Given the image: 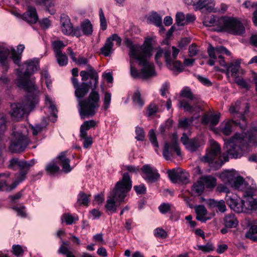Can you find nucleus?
<instances>
[{"instance_id":"obj_1","label":"nucleus","mask_w":257,"mask_h":257,"mask_svg":"<svg viewBox=\"0 0 257 257\" xmlns=\"http://www.w3.org/2000/svg\"><path fill=\"white\" fill-rule=\"evenodd\" d=\"M152 38H147L143 46L130 47V74L134 79H147L157 75L154 64L147 60L152 55Z\"/></svg>"},{"instance_id":"obj_2","label":"nucleus","mask_w":257,"mask_h":257,"mask_svg":"<svg viewBox=\"0 0 257 257\" xmlns=\"http://www.w3.org/2000/svg\"><path fill=\"white\" fill-rule=\"evenodd\" d=\"M224 140L228 155L232 158H239L250 151L251 145L257 146V130H243L230 139Z\"/></svg>"},{"instance_id":"obj_3","label":"nucleus","mask_w":257,"mask_h":257,"mask_svg":"<svg viewBox=\"0 0 257 257\" xmlns=\"http://www.w3.org/2000/svg\"><path fill=\"white\" fill-rule=\"evenodd\" d=\"M203 24L206 27H213L212 30L216 32L224 31L235 35L245 32L242 24L233 18H217L211 15L204 18Z\"/></svg>"},{"instance_id":"obj_4","label":"nucleus","mask_w":257,"mask_h":257,"mask_svg":"<svg viewBox=\"0 0 257 257\" xmlns=\"http://www.w3.org/2000/svg\"><path fill=\"white\" fill-rule=\"evenodd\" d=\"M132 187V181L128 173H124L121 180L117 182L113 190L107 197L105 205L106 211L108 213H115L117 209V202H123L127 193Z\"/></svg>"},{"instance_id":"obj_5","label":"nucleus","mask_w":257,"mask_h":257,"mask_svg":"<svg viewBox=\"0 0 257 257\" xmlns=\"http://www.w3.org/2000/svg\"><path fill=\"white\" fill-rule=\"evenodd\" d=\"M221 180L235 190L243 192L244 198H251L254 195L257 187L253 179L250 178L244 179L235 173L227 171L220 175Z\"/></svg>"},{"instance_id":"obj_6","label":"nucleus","mask_w":257,"mask_h":257,"mask_svg":"<svg viewBox=\"0 0 257 257\" xmlns=\"http://www.w3.org/2000/svg\"><path fill=\"white\" fill-rule=\"evenodd\" d=\"M39 60L35 58L25 62L24 64L27 66L25 72H22L20 69H17L18 75L17 84L19 88L30 93L40 94V91L35 85V79L34 78L29 79L30 75L38 70L39 68Z\"/></svg>"},{"instance_id":"obj_7","label":"nucleus","mask_w":257,"mask_h":257,"mask_svg":"<svg viewBox=\"0 0 257 257\" xmlns=\"http://www.w3.org/2000/svg\"><path fill=\"white\" fill-rule=\"evenodd\" d=\"M40 94H34L28 92L22 103H15L11 104V110L10 113L15 119L19 120L23 117L24 115L30 112L38 103Z\"/></svg>"},{"instance_id":"obj_8","label":"nucleus","mask_w":257,"mask_h":257,"mask_svg":"<svg viewBox=\"0 0 257 257\" xmlns=\"http://www.w3.org/2000/svg\"><path fill=\"white\" fill-rule=\"evenodd\" d=\"M29 130H14L9 146L10 152L19 153L24 152L32 143Z\"/></svg>"},{"instance_id":"obj_9","label":"nucleus","mask_w":257,"mask_h":257,"mask_svg":"<svg viewBox=\"0 0 257 257\" xmlns=\"http://www.w3.org/2000/svg\"><path fill=\"white\" fill-rule=\"evenodd\" d=\"M100 106V95L96 90H91L86 100L79 101L78 110L82 118L93 116Z\"/></svg>"},{"instance_id":"obj_10","label":"nucleus","mask_w":257,"mask_h":257,"mask_svg":"<svg viewBox=\"0 0 257 257\" xmlns=\"http://www.w3.org/2000/svg\"><path fill=\"white\" fill-rule=\"evenodd\" d=\"M67 151L60 153L55 160L47 164L45 170L48 174L53 175L60 171L57 164L61 166L64 173L67 174L72 171L73 168L70 165V160L67 157Z\"/></svg>"},{"instance_id":"obj_11","label":"nucleus","mask_w":257,"mask_h":257,"mask_svg":"<svg viewBox=\"0 0 257 257\" xmlns=\"http://www.w3.org/2000/svg\"><path fill=\"white\" fill-rule=\"evenodd\" d=\"M210 149L206 151V154L200 160L204 163H212L215 159H219V161H215L214 167L215 169L220 168L224 162L220 159L221 147L217 143L213 140L210 141Z\"/></svg>"},{"instance_id":"obj_12","label":"nucleus","mask_w":257,"mask_h":257,"mask_svg":"<svg viewBox=\"0 0 257 257\" xmlns=\"http://www.w3.org/2000/svg\"><path fill=\"white\" fill-rule=\"evenodd\" d=\"M172 142H165L163 151V156L167 160H171L176 153L177 156H181V152L178 143V137L176 133L171 136Z\"/></svg>"},{"instance_id":"obj_13","label":"nucleus","mask_w":257,"mask_h":257,"mask_svg":"<svg viewBox=\"0 0 257 257\" xmlns=\"http://www.w3.org/2000/svg\"><path fill=\"white\" fill-rule=\"evenodd\" d=\"M181 141L185 148L190 152L196 151L199 148L205 144V140L203 136H198L190 139L185 133L183 134V136L181 138Z\"/></svg>"},{"instance_id":"obj_14","label":"nucleus","mask_w":257,"mask_h":257,"mask_svg":"<svg viewBox=\"0 0 257 257\" xmlns=\"http://www.w3.org/2000/svg\"><path fill=\"white\" fill-rule=\"evenodd\" d=\"M1 46L7 48L9 50V54L8 56V62L7 64V66L5 67V69L7 71L9 69V62H10V58L9 56L11 54V58L12 59L13 62L18 65L20 66L21 58H22V53L25 49V46L23 44H20L17 47V51L13 47H9L6 45H0Z\"/></svg>"},{"instance_id":"obj_15","label":"nucleus","mask_w":257,"mask_h":257,"mask_svg":"<svg viewBox=\"0 0 257 257\" xmlns=\"http://www.w3.org/2000/svg\"><path fill=\"white\" fill-rule=\"evenodd\" d=\"M143 172L142 177L148 183H153L157 181L160 175L158 170L154 167L147 164L141 168Z\"/></svg>"},{"instance_id":"obj_16","label":"nucleus","mask_w":257,"mask_h":257,"mask_svg":"<svg viewBox=\"0 0 257 257\" xmlns=\"http://www.w3.org/2000/svg\"><path fill=\"white\" fill-rule=\"evenodd\" d=\"M116 42V45L120 46L121 39L118 35L114 34L107 38L104 45L100 49L102 54L105 56H109L113 51V41Z\"/></svg>"},{"instance_id":"obj_17","label":"nucleus","mask_w":257,"mask_h":257,"mask_svg":"<svg viewBox=\"0 0 257 257\" xmlns=\"http://www.w3.org/2000/svg\"><path fill=\"white\" fill-rule=\"evenodd\" d=\"M72 83L74 88H75V95L77 98L78 106L79 105V101H83L81 98L84 97L89 91L87 87H86L85 82H82L79 83L78 79L75 77L71 78Z\"/></svg>"},{"instance_id":"obj_18","label":"nucleus","mask_w":257,"mask_h":257,"mask_svg":"<svg viewBox=\"0 0 257 257\" xmlns=\"http://www.w3.org/2000/svg\"><path fill=\"white\" fill-rule=\"evenodd\" d=\"M168 174L169 178L174 183L187 184L189 182V175L187 172L173 170H168Z\"/></svg>"},{"instance_id":"obj_19","label":"nucleus","mask_w":257,"mask_h":257,"mask_svg":"<svg viewBox=\"0 0 257 257\" xmlns=\"http://www.w3.org/2000/svg\"><path fill=\"white\" fill-rule=\"evenodd\" d=\"M93 32V27L90 21L86 19L83 21L80 24V27L74 28V36L79 37L83 35L85 36H89Z\"/></svg>"},{"instance_id":"obj_20","label":"nucleus","mask_w":257,"mask_h":257,"mask_svg":"<svg viewBox=\"0 0 257 257\" xmlns=\"http://www.w3.org/2000/svg\"><path fill=\"white\" fill-rule=\"evenodd\" d=\"M60 24L61 31L63 34L74 36V28L68 15L64 14L61 15Z\"/></svg>"},{"instance_id":"obj_21","label":"nucleus","mask_w":257,"mask_h":257,"mask_svg":"<svg viewBox=\"0 0 257 257\" xmlns=\"http://www.w3.org/2000/svg\"><path fill=\"white\" fill-rule=\"evenodd\" d=\"M36 163L35 159H32L30 162L20 160L18 158H13L10 161L9 167L14 170L17 169V167L19 168L27 169L29 170L30 168Z\"/></svg>"},{"instance_id":"obj_22","label":"nucleus","mask_w":257,"mask_h":257,"mask_svg":"<svg viewBox=\"0 0 257 257\" xmlns=\"http://www.w3.org/2000/svg\"><path fill=\"white\" fill-rule=\"evenodd\" d=\"M240 62L237 60L231 63L226 67V74L228 77L231 76L234 79L238 76L240 72Z\"/></svg>"},{"instance_id":"obj_23","label":"nucleus","mask_w":257,"mask_h":257,"mask_svg":"<svg viewBox=\"0 0 257 257\" xmlns=\"http://www.w3.org/2000/svg\"><path fill=\"white\" fill-rule=\"evenodd\" d=\"M220 116V113H210L205 114L202 117V123L205 125H216L219 121Z\"/></svg>"},{"instance_id":"obj_24","label":"nucleus","mask_w":257,"mask_h":257,"mask_svg":"<svg viewBox=\"0 0 257 257\" xmlns=\"http://www.w3.org/2000/svg\"><path fill=\"white\" fill-rule=\"evenodd\" d=\"M23 20L29 24H35L38 20L36 10L34 7H29L27 12L22 15Z\"/></svg>"},{"instance_id":"obj_25","label":"nucleus","mask_w":257,"mask_h":257,"mask_svg":"<svg viewBox=\"0 0 257 257\" xmlns=\"http://www.w3.org/2000/svg\"><path fill=\"white\" fill-rule=\"evenodd\" d=\"M207 204L210 209L215 210L217 212L224 213L226 210L225 201L223 200L217 201L210 199L208 200Z\"/></svg>"},{"instance_id":"obj_26","label":"nucleus","mask_w":257,"mask_h":257,"mask_svg":"<svg viewBox=\"0 0 257 257\" xmlns=\"http://www.w3.org/2000/svg\"><path fill=\"white\" fill-rule=\"evenodd\" d=\"M207 52L209 57L212 58H216L217 56H216V54H221L222 55L223 54H225L228 56L230 55V52L224 47L221 46L214 48L210 44L208 47Z\"/></svg>"},{"instance_id":"obj_27","label":"nucleus","mask_w":257,"mask_h":257,"mask_svg":"<svg viewBox=\"0 0 257 257\" xmlns=\"http://www.w3.org/2000/svg\"><path fill=\"white\" fill-rule=\"evenodd\" d=\"M88 130H80V140L82 141L83 147L84 149L90 148L93 144V139L87 133Z\"/></svg>"},{"instance_id":"obj_28","label":"nucleus","mask_w":257,"mask_h":257,"mask_svg":"<svg viewBox=\"0 0 257 257\" xmlns=\"http://www.w3.org/2000/svg\"><path fill=\"white\" fill-rule=\"evenodd\" d=\"M167 67L170 70L174 72L180 73L184 70V66L183 64L178 60L176 59L173 61H170V59H169L168 54H167Z\"/></svg>"},{"instance_id":"obj_29","label":"nucleus","mask_w":257,"mask_h":257,"mask_svg":"<svg viewBox=\"0 0 257 257\" xmlns=\"http://www.w3.org/2000/svg\"><path fill=\"white\" fill-rule=\"evenodd\" d=\"M10 174L9 173H0V191H10L12 190L11 185L6 179L8 178Z\"/></svg>"},{"instance_id":"obj_30","label":"nucleus","mask_w":257,"mask_h":257,"mask_svg":"<svg viewBox=\"0 0 257 257\" xmlns=\"http://www.w3.org/2000/svg\"><path fill=\"white\" fill-rule=\"evenodd\" d=\"M20 169V172L16 174L15 178L16 179L14 182L11 185L12 188V190L16 188L17 186L23 181H24L26 178V175L28 172V170L27 169Z\"/></svg>"},{"instance_id":"obj_31","label":"nucleus","mask_w":257,"mask_h":257,"mask_svg":"<svg viewBox=\"0 0 257 257\" xmlns=\"http://www.w3.org/2000/svg\"><path fill=\"white\" fill-rule=\"evenodd\" d=\"M195 212L196 213V219L202 222H205L209 219V217L206 216L207 211L203 205H199L195 207Z\"/></svg>"},{"instance_id":"obj_32","label":"nucleus","mask_w":257,"mask_h":257,"mask_svg":"<svg viewBox=\"0 0 257 257\" xmlns=\"http://www.w3.org/2000/svg\"><path fill=\"white\" fill-rule=\"evenodd\" d=\"M223 221L224 225L227 228L235 227L238 224V221L233 213L226 214Z\"/></svg>"},{"instance_id":"obj_33","label":"nucleus","mask_w":257,"mask_h":257,"mask_svg":"<svg viewBox=\"0 0 257 257\" xmlns=\"http://www.w3.org/2000/svg\"><path fill=\"white\" fill-rule=\"evenodd\" d=\"M200 180L207 188H213L216 185V179L210 175H206L200 178Z\"/></svg>"},{"instance_id":"obj_34","label":"nucleus","mask_w":257,"mask_h":257,"mask_svg":"<svg viewBox=\"0 0 257 257\" xmlns=\"http://www.w3.org/2000/svg\"><path fill=\"white\" fill-rule=\"evenodd\" d=\"M45 104L48 107L49 111L52 114V116L55 118L57 117L56 113L57 109L53 99L49 96L45 95Z\"/></svg>"},{"instance_id":"obj_35","label":"nucleus","mask_w":257,"mask_h":257,"mask_svg":"<svg viewBox=\"0 0 257 257\" xmlns=\"http://www.w3.org/2000/svg\"><path fill=\"white\" fill-rule=\"evenodd\" d=\"M148 137L149 141L154 148L155 152L158 154L159 153V146L157 140L158 135L154 131V130H150L148 134Z\"/></svg>"},{"instance_id":"obj_36","label":"nucleus","mask_w":257,"mask_h":257,"mask_svg":"<svg viewBox=\"0 0 257 257\" xmlns=\"http://www.w3.org/2000/svg\"><path fill=\"white\" fill-rule=\"evenodd\" d=\"M199 5H200V8H199L198 10L205 9L208 12H216L214 10L215 4L212 0H205L203 1L200 0Z\"/></svg>"},{"instance_id":"obj_37","label":"nucleus","mask_w":257,"mask_h":257,"mask_svg":"<svg viewBox=\"0 0 257 257\" xmlns=\"http://www.w3.org/2000/svg\"><path fill=\"white\" fill-rule=\"evenodd\" d=\"M172 52L171 50L165 49H164V57L165 59L166 63L167 64V54H168V56L169 59H170V61H173V60L176 59L177 56L180 52L179 49L176 48L175 46L172 47Z\"/></svg>"},{"instance_id":"obj_38","label":"nucleus","mask_w":257,"mask_h":257,"mask_svg":"<svg viewBox=\"0 0 257 257\" xmlns=\"http://www.w3.org/2000/svg\"><path fill=\"white\" fill-rule=\"evenodd\" d=\"M9 52V50L7 48L0 46V65L4 69H5V67L7 66Z\"/></svg>"},{"instance_id":"obj_39","label":"nucleus","mask_w":257,"mask_h":257,"mask_svg":"<svg viewBox=\"0 0 257 257\" xmlns=\"http://www.w3.org/2000/svg\"><path fill=\"white\" fill-rule=\"evenodd\" d=\"M149 20L155 24L156 26L159 27L162 30H164L162 25V19L161 16L156 12L153 13L148 18Z\"/></svg>"},{"instance_id":"obj_40","label":"nucleus","mask_w":257,"mask_h":257,"mask_svg":"<svg viewBox=\"0 0 257 257\" xmlns=\"http://www.w3.org/2000/svg\"><path fill=\"white\" fill-rule=\"evenodd\" d=\"M247 207L246 201L240 198V200L236 203L232 210L237 213L247 212L248 211Z\"/></svg>"},{"instance_id":"obj_41","label":"nucleus","mask_w":257,"mask_h":257,"mask_svg":"<svg viewBox=\"0 0 257 257\" xmlns=\"http://www.w3.org/2000/svg\"><path fill=\"white\" fill-rule=\"evenodd\" d=\"M204 186L200 179L192 187V192L194 195H199L203 191Z\"/></svg>"},{"instance_id":"obj_42","label":"nucleus","mask_w":257,"mask_h":257,"mask_svg":"<svg viewBox=\"0 0 257 257\" xmlns=\"http://www.w3.org/2000/svg\"><path fill=\"white\" fill-rule=\"evenodd\" d=\"M89 195L85 194L83 192H80L78 194L77 199V203L80 205L88 206L89 202Z\"/></svg>"},{"instance_id":"obj_43","label":"nucleus","mask_w":257,"mask_h":257,"mask_svg":"<svg viewBox=\"0 0 257 257\" xmlns=\"http://www.w3.org/2000/svg\"><path fill=\"white\" fill-rule=\"evenodd\" d=\"M240 198L236 194H226L225 200L227 204L232 209L236 203L240 200Z\"/></svg>"},{"instance_id":"obj_44","label":"nucleus","mask_w":257,"mask_h":257,"mask_svg":"<svg viewBox=\"0 0 257 257\" xmlns=\"http://www.w3.org/2000/svg\"><path fill=\"white\" fill-rule=\"evenodd\" d=\"M240 122L234 121L232 119H228L223 121L222 123V125L223 126L221 128H232L233 127H239L240 128H243V126H240Z\"/></svg>"},{"instance_id":"obj_45","label":"nucleus","mask_w":257,"mask_h":257,"mask_svg":"<svg viewBox=\"0 0 257 257\" xmlns=\"http://www.w3.org/2000/svg\"><path fill=\"white\" fill-rule=\"evenodd\" d=\"M65 46L63 42L60 40L55 41L52 43V47L55 55L62 53V49Z\"/></svg>"},{"instance_id":"obj_46","label":"nucleus","mask_w":257,"mask_h":257,"mask_svg":"<svg viewBox=\"0 0 257 257\" xmlns=\"http://www.w3.org/2000/svg\"><path fill=\"white\" fill-rule=\"evenodd\" d=\"M61 220L62 222H65L66 224H72L74 221L78 220L77 216H73L69 213L64 214L62 217Z\"/></svg>"},{"instance_id":"obj_47","label":"nucleus","mask_w":257,"mask_h":257,"mask_svg":"<svg viewBox=\"0 0 257 257\" xmlns=\"http://www.w3.org/2000/svg\"><path fill=\"white\" fill-rule=\"evenodd\" d=\"M194 121V118H184L179 120L178 126L180 127H187L191 126Z\"/></svg>"},{"instance_id":"obj_48","label":"nucleus","mask_w":257,"mask_h":257,"mask_svg":"<svg viewBox=\"0 0 257 257\" xmlns=\"http://www.w3.org/2000/svg\"><path fill=\"white\" fill-rule=\"evenodd\" d=\"M57 62L60 66H64L68 63V58L67 56L62 53L55 55Z\"/></svg>"},{"instance_id":"obj_49","label":"nucleus","mask_w":257,"mask_h":257,"mask_svg":"<svg viewBox=\"0 0 257 257\" xmlns=\"http://www.w3.org/2000/svg\"><path fill=\"white\" fill-rule=\"evenodd\" d=\"M251 198H245L246 204L247 206L248 211L252 210H257V198L252 199Z\"/></svg>"},{"instance_id":"obj_50","label":"nucleus","mask_w":257,"mask_h":257,"mask_svg":"<svg viewBox=\"0 0 257 257\" xmlns=\"http://www.w3.org/2000/svg\"><path fill=\"white\" fill-rule=\"evenodd\" d=\"M176 24L178 26L185 25V16L182 12H178L175 17Z\"/></svg>"},{"instance_id":"obj_51","label":"nucleus","mask_w":257,"mask_h":257,"mask_svg":"<svg viewBox=\"0 0 257 257\" xmlns=\"http://www.w3.org/2000/svg\"><path fill=\"white\" fill-rule=\"evenodd\" d=\"M180 95L185 98H186L189 100H193L194 95L191 90V89L188 87H184L181 91Z\"/></svg>"},{"instance_id":"obj_52","label":"nucleus","mask_w":257,"mask_h":257,"mask_svg":"<svg viewBox=\"0 0 257 257\" xmlns=\"http://www.w3.org/2000/svg\"><path fill=\"white\" fill-rule=\"evenodd\" d=\"M158 111V107L155 103H151L148 107L147 116L150 117L155 115Z\"/></svg>"},{"instance_id":"obj_53","label":"nucleus","mask_w":257,"mask_h":257,"mask_svg":"<svg viewBox=\"0 0 257 257\" xmlns=\"http://www.w3.org/2000/svg\"><path fill=\"white\" fill-rule=\"evenodd\" d=\"M13 209L17 213V216L20 217L26 218L27 216L24 206H15Z\"/></svg>"},{"instance_id":"obj_54","label":"nucleus","mask_w":257,"mask_h":257,"mask_svg":"<svg viewBox=\"0 0 257 257\" xmlns=\"http://www.w3.org/2000/svg\"><path fill=\"white\" fill-rule=\"evenodd\" d=\"M257 233V224L254 223L252 224L249 228L248 231L245 234V237L248 238L255 240L254 234Z\"/></svg>"},{"instance_id":"obj_55","label":"nucleus","mask_w":257,"mask_h":257,"mask_svg":"<svg viewBox=\"0 0 257 257\" xmlns=\"http://www.w3.org/2000/svg\"><path fill=\"white\" fill-rule=\"evenodd\" d=\"M90 80L88 82H85L86 87L88 88V90L91 89L92 90H96L98 83V76L97 77V81L95 82V79L92 77H89Z\"/></svg>"},{"instance_id":"obj_56","label":"nucleus","mask_w":257,"mask_h":257,"mask_svg":"<svg viewBox=\"0 0 257 257\" xmlns=\"http://www.w3.org/2000/svg\"><path fill=\"white\" fill-rule=\"evenodd\" d=\"M98 127L97 123L94 120L85 121L80 126V128H90L92 127Z\"/></svg>"},{"instance_id":"obj_57","label":"nucleus","mask_w":257,"mask_h":257,"mask_svg":"<svg viewBox=\"0 0 257 257\" xmlns=\"http://www.w3.org/2000/svg\"><path fill=\"white\" fill-rule=\"evenodd\" d=\"M99 15L101 29L103 31L105 30L107 28V23L104 13L102 9H100L99 10Z\"/></svg>"},{"instance_id":"obj_58","label":"nucleus","mask_w":257,"mask_h":257,"mask_svg":"<svg viewBox=\"0 0 257 257\" xmlns=\"http://www.w3.org/2000/svg\"><path fill=\"white\" fill-rule=\"evenodd\" d=\"M235 82L240 87L248 89L249 86L248 83L243 78L238 76L234 79Z\"/></svg>"},{"instance_id":"obj_59","label":"nucleus","mask_w":257,"mask_h":257,"mask_svg":"<svg viewBox=\"0 0 257 257\" xmlns=\"http://www.w3.org/2000/svg\"><path fill=\"white\" fill-rule=\"evenodd\" d=\"M179 106L180 107H183L185 111L189 112L193 111V107L185 100H182L179 102Z\"/></svg>"},{"instance_id":"obj_60","label":"nucleus","mask_w":257,"mask_h":257,"mask_svg":"<svg viewBox=\"0 0 257 257\" xmlns=\"http://www.w3.org/2000/svg\"><path fill=\"white\" fill-rule=\"evenodd\" d=\"M12 252L14 255L19 256L23 254L24 250L19 244H14L12 246Z\"/></svg>"},{"instance_id":"obj_61","label":"nucleus","mask_w":257,"mask_h":257,"mask_svg":"<svg viewBox=\"0 0 257 257\" xmlns=\"http://www.w3.org/2000/svg\"><path fill=\"white\" fill-rule=\"evenodd\" d=\"M197 249L201 250L203 252H210L213 250V246L211 243L208 242L205 245H198L197 246Z\"/></svg>"},{"instance_id":"obj_62","label":"nucleus","mask_w":257,"mask_h":257,"mask_svg":"<svg viewBox=\"0 0 257 257\" xmlns=\"http://www.w3.org/2000/svg\"><path fill=\"white\" fill-rule=\"evenodd\" d=\"M111 99V94L108 92H105L104 94V97L103 100L104 103V109L105 110L107 109L110 104Z\"/></svg>"},{"instance_id":"obj_63","label":"nucleus","mask_w":257,"mask_h":257,"mask_svg":"<svg viewBox=\"0 0 257 257\" xmlns=\"http://www.w3.org/2000/svg\"><path fill=\"white\" fill-rule=\"evenodd\" d=\"M154 235L156 237L165 238L167 237V234L166 231L161 228H157L154 231Z\"/></svg>"},{"instance_id":"obj_64","label":"nucleus","mask_w":257,"mask_h":257,"mask_svg":"<svg viewBox=\"0 0 257 257\" xmlns=\"http://www.w3.org/2000/svg\"><path fill=\"white\" fill-rule=\"evenodd\" d=\"M42 2L44 3L46 7L47 11L51 15H54L55 13V10L53 3L50 2L47 0H42Z\"/></svg>"}]
</instances>
